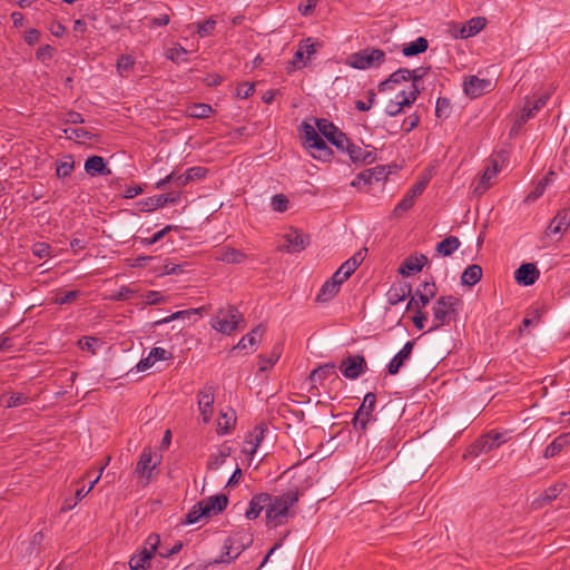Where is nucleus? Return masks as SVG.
Returning <instances> with one entry per match:
<instances>
[{"label":"nucleus","instance_id":"obj_1","mask_svg":"<svg viewBox=\"0 0 570 570\" xmlns=\"http://www.w3.org/2000/svg\"><path fill=\"white\" fill-rule=\"evenodd\" d=\"M299 500V490L297 487L288 489L279 495H271L267 504L266 525L277 528L287 522L291 515V508Z\"/></svg>","mask_w":570,"mask_h":570},{"label":"nucleus","instance_id":"obj_2","mask_svg":"<svg viewBox=\"0 0 570 570\" xmlns=\"http://www.w3.org/2000/svg\"><path fill=\"white\" fill-rule=\"evenodd\" d=\"M461 305V299L453 295L440 296L432 307V326L428 333L440 330L456 318V308Z\"/></svg>","mask_w":570,"mask_h":570},{"label":"nucleus","instance_id":"obj_3","mask_svg":"<svg viewBox=\"0 0 570 570\" xmlns=\"http://www.w3.org/2000/svg\"><path fill=\"white\" fill-rule=\"evenodd\" d=\"M242 324L245 318L234 305L219 308L210 320L212 327L224 335L233 334Z\"/></svg>","mask_w":570,"mask_h":570},{"label":"nucleus","instance_id":"obj_4","mask_svg":"<svg viewBox=\"0 0 570 570\" xmlns=\"http://www.w3.org/2000/svg\"><path fill=\"white\" fill-rule=\"evenodd\" d=\"M252 543H253V539L249 535L236 533L233 537H228L224 541L220 557L218 559H215L214 561H210L209 564L232 563Z\"/></svg>","mask_w":570,"mask_h":570},{"label":"nucleus","instance_id":"obj_5","mask_svg":"<svg viewBox=\"0 0 570 570\" xmlns=\"http://www.w3.org/2000/svg\"><path fill=\"white\" fill-rule=\"evenodd\" d=\"M159 547V534L150 533L142 547L134 553L128 562L130 570H146L150 567V561L156 556Z\"/></svg>","mask_w":570,"mask_h":570},{"label":"nucleus","instance_id":"obj_6","mask_svg":"<svg viewBox=\"0 0 570 570\" xmlns=\"http://www.w3.org/2000/svg\"><path fill=\"white\" fill-rule=\"evenodd\" d=\"M385 52L379 48L366 47L348 57V65L354 69L365 70L380 67L385 61Z\"/></svg>","mask_w":570,"mask_h":570},{"label":"nucleus","instance_id":"obj_7","mask_svg":"<svg viewBox=\"0 0 570 570\" xmlns=\"http://www.w3.org/2000/svg\"><path fill=\"white\" fill-rule=\"evenodd\" d=\"M303 137L305 146L311 155L320 160H327L332 156V150L320 132L309 124H303Z\"/></svg>","mask_w":570,"mask_h":570},{"label":"nucleus","instance_id":"obj_8","mask_svg":"<svg viewBox=\"0 0 570 570\" xmlns=\"http://www.w3.org/2000/svg\"><path fill=\"white\" fill-rule=\"evenodd\" d=\"M505 433H500L494 430L483 433L478 440H475L468 449L464 456H479L481 453H487L508 441Z\"/></svg>","mask_w":570,"mask_h":570},{"label":"nucleus","instance_id":"obj_9","mask_svg":"<svg viewBox=\"0 0 570 570\" xmlns=\"http://www.w3.org/2000/svg\"><path fill=\"white\" fill-rule=\"evenodd\" d=\"M317 131L325 137L338 150H344L347 144V136L338 129L332 121L321 118L316 119Z\"/></svg>","mask_w":570,"mask_h":570},{"label":"nucleus","instance_id":"obj_10","mask_svg":"<svg viewBox=\"0 0 570 570\" xmlns=\"http://www.w3.org/2000/svg\"><path fill=\"white\" fill-rule=\"evenodd\" d=\"M420 92L419 88L399 91L395 98L390 100L386 105L385 112L391 117L397 116L404 107L411 106L417 99Z\"/></svg>","mask_w":570,"mask_h":570},{"label":"nucleus","instance_id":"obj_11","mask_svg":"<svg viewBox=\"0 0 570 570\" xmlns=\"http://www.w3.org/2000/svg\"><path fill=\"white\" fill-rule=\"evenodd\" d=\"M376 395L373 392L365 394L363 402L358 410L353 414L352 424L353 428H365L372 420V412L375 407Z\"/></svg>","mask_w":570,"mask_h":570},{"label":"nucleus","instance_id":"obj_12","mask_svg":"<svg viewBox=\"0 0 570 570\" xmlns=\"http://www.w3.org/2000/svg\"><path fill=\"white\" fill-rule=\"evenodd\" d=\"M367 364L362 355H350L344 358L338 365L342 374L350 380H356L361 374L366 371Z\"/></svg>","mask_w":570,"mask_h":570},{"label":"nucleus","instance_id":"obj_13","mask_svg":"<svg viewBox=\"0 0 570 570\" xmlns=\"http://www.w3.org/2000/svg\"><path fill=\"white\" fill-rule=\"evenodd\" d=\"M153 462V450L150 446H145L140 453L139 460L137 462L135 472L137 475L145 478L147 481H149L153 476V471L157 469V466L161 462V454L159 458Z\"/></svg>","mask_w":570,"mask_h":570},{"label":"nucleus","instance_id":"obj_14","mask_svg":"<svg viewBox=\"0 0 570 570\" xmlns=\"http://www.w3.org/2000/svg\"><path fill=\"white\" fill-rule=\"evenodd\" d=\"M198 409L200 412L202 422L208 424L213 414V404L215 400V387L213 385H205L197 394Z\"/></svg>","mask_w":570,"mask_h":570},{"label":"nucleus","instance_id":"obj_15","mask_svg":"<svg viewBox=\"0 0 570 570\" xmlns=\"http://www.w3.org/2000/svg\"><path fill=\"white\" fill-rule=\"evenodd\" d=\"M550 96H551V91H547V92L540 95L534 101H531L529 98H527L524 107L522 108L520 116L515 120L514 126L520 128L529 119L533 118L535 116L537 111H539L547 104Z\"/></svg>","mask_w":570,"mask_h":570},{"label":"nucleus","instance_id":"obj_16","mask_svg":"<svg viewBox=\"0 0 570 570\" xmlns=\"http://www.w3.org/2000/svg\"><path fill=\"white\" fill-rule=\"evenodd\" d=\"M284 240L285 244L281 246V249L286 250L287 253H299L306 247L308 236L297 228H291L284 235Z\"/></svg>","mask_w":570,"mask_h":570},{"label":"nucleus","instance_id":"obj_17","mask_svg":"<svg viewBox=\"0 0 570 570\" xmlns=\"http://www.w3.org/2000/svg\"><path fill=\"white\" fill-rule=\"evenodd\" d=\"M180 200L179 191H170L168 194L163 195H154L151 197H147L141 202L142 208L141 210L151 212L157 208L164 207L167 204H177Z\"/></svg>","mask_w":570,"mask_h":570},{"label":"nucleus","instance_id":"obj_18","mask_svg":"<svg viewBox=\"0 0 570 570\" xmlns=\"http://www.w3.org/2000/svg\"><path fill=\"white\" fill-rule=\"evenodd\" d=\"M540 277V271L533 263H523L514 272V279L519 285L531 286Z\"/></svg>","mask_w":570,"mask_h":570},{"label":"nucleus","instance_id":"obj_19","mask_svg":"<svg viewBox=\"0 0 570 570\" xmlns=\"http://www.w3.org/2000/svg\"><path fill=\"white\" fill-rule=\"evenodd\" d=\"M428 262L429 259L424 254L410 255L400 265L399 273L404 277L419 273Z\"/></svg>","mask_w":570,"mask_h":570},{"label":"nucleus","instance_id":"obj_20","mask_svg":"<svg viewBox=\"0 0 570 570\" xmlns=\"http://www.w3.org/2000/svg\"><path fill=\"white\" fill-rule=\"evenodd\" d=\"M463 87L466 96L476 98L490 89L491 81L476 76H469L464 79Z\"/></svg>","mask_w":570,"mask_h":570},{"label":"nucleus","instance_id":"obj_21","mask_svg":"<svg viewBox=\"0 0 570 570\" xmlns=\"http://www.w3.org/2000/svg\"><path fill=\"white\" fill-rule=\"evenodd\" d=\"M268 501H271V494L269 493H258L253 495L248 503V508L245 511V517L248 520H255L259 517L263 510L267 511V504Z\"/></svg>","mask_w":570,"mask_h":570},{"label":"nucleus","instance_id":"obj_22","mask_svg":"<svg viewBox=\"0 0 570 570\" xmlns=\"http://www.w3.org/2000/svg\"><path fill=\"white\" fill-rule=\"evenodd\" d=\"M199 503L208 517L216 515L227 508L228 497L223 493L216 494L199 501Z\"/></svg>","mask_w":570,"mask_h":570},{"label":"nucleus","instance_id":"obj_23","mask_svg":"<svg viewBox=\"0 0 570 570\" xmlns=\"http://www.w3.org/2000/svg\"><path fill=\"white\" fill-rule=\"evenodd\" d=\"M414 347V342H406L403 347L394 355V357L387 364V373L390 375H395L399 373L400 368L404 365V363L410 358L411 353Z\"/></svg>","mask_w":570,"mask_h":570},{"label":"nucleus","instance_id":"obj_24","mask_svg":"<svg viewBox=\"0 0 570 570\" xmlns=\"http://www.w3.org/2000/svg\"><path fill=\"white\" fill-rule=\"evenodd\" d=\"M570 226V212L568 209H561L552 218L549 226L547 227V235L563 234Z\"/></svg>","mask_w":570,"mask_h":570},{"label":"nucleus","instance_id":"obj_25","mask_svg":"<svg viewBox=\"0 0 570 570\" xmlns=\"http://www.w3.org/2000/svg\"><path fill=\"white\" fill-rule=\"evenodd\" d=\"M487 26V19L483 17H475L466 21L459 29V33H455V38L468 39L475 36Z\"/></svg>","mask_w":570,"mask_h":570},{"label":"nucleus","instance_id":"obj_26","mask_svg":"<svg viewBox=\"0 0 570 570\" xmlns=\"http://www.w3.org/2000/svg\"><path fill=\"white\" fill-rule=\"evenodd\" d=\"M85 171L91 177L101 175L109 176L111 170L107 167L105 159L101 156H90L85 161Z\"/></svg>","mask_w":570,"mask_h":570},{"label":"nucleus","instance_id":"obj_27","mask_svg":"<svg viewBox=\"0 0 570 570\" xmlns=\"http://www.w3.org/2000/svg\"><path fill=\"white\" fill-rule=\"evenodd\" d=\"M412 293V286L410 283L402 282L397 285H392L387 291V303L390 305H396L403 302Z\"/></svg>","mask_w":570,"mask_h":570},{"label":"nucleus","instance_id":"obj_28","mask_svg":"<svg viewBox=\"0 0 570 570\" xmlns=\"http://www.w3.org/2000/svg\"><path fill=\"white\" fill-rule=\"evenodd\" d=\"M206 312H207V309L204 306L198 307V308H189V309L178 311L163 320L155 322V324L156 325L167 324L175 320L190 321L193 316H195L194 321H196L197 318H200L204 315V313H206Z\"/></svg>","mask_w":570,"mask_h":570},{"label":"nucleus","instance_id":"obj_29","mask_svg":"<svg viewBox=\"0 0 570 570\" xmlns=\"http://www.w3.org/2000/svg\"><path fill=\"white\" fill-rule=\"evenodd\" d=\"M217 254V259L227 264H242L247 259L244 252L229 246L222 247Z\"/></svg>","mask_w":570,"mask_h":570},{"label":"nucleus","instance_id":"obj_30","mask_svg":"<svg viewBox=\"0 0 570 570\" xmlns=\"http://www.w3.org/2000/svg\"><path fill=\"white\" fill-rule=\"evenodd\" d=\"M410 75V69L407 68L397 69L396 71L392 72L387 79L379 83V91H386L389 89H393L394 85L409 81Z\"/></svg>","mask_w":570,"mask_h":570},{"label":"nucleus","instance_id":"obj_31","mask_svg":"<svg viewBox=\"0 0 570 570\" xmlns=\"http://www.w3.org/2000/svg\"><path fill=\"white\" fill-rule=\"evenodd\" d=\"M265 333V327L263 324L257 325L254 327L249 333L244 335L235 348L245 350L247 346H257L261 342L263 335Z\"/></svg>","mask_w":570,"mask_h":570},{"label":"nucleus","instance_id":"obj_32","mask_svg":"<svg viewBox=\"0 0 570 570\" xmlns=\"http://www.w3.org/2000/svg\"><path fill=\"white\" fill-rule=\"evenodd\" d=\"M367 248H362L356 252L351 258L345 261L337 269L342 273V275L347 276V278L357 269V267L362 264L365 258Z\"/></svg>","mask_w":570,"mask_h":570},{"label":"nucleus","instance_id":"obj_33","mask_svg":"<svg viewBox=\"0 0 570 570\" xmlns=\"http://www.w3.org/2000/svg\"><path fill=\"white\" fill-rule=\"evenodd\" d=\"M435 295L436 285L434 281L423 282L414 293V296L420 301L421 307H425Z\"/></svg>","mask_w":570,"mask_h":570},{"label":"nucleus","instance_id":"obj_34","mask_svg":"<svg viewBox=\"0 0 570 570\" xmlns=\"http://www.w3.org/2000/svg\"><path fill=\"white\" fill-rule=\"evenodd\" d=\"M207 169L200 166L190 167L184 174H176V187L186 186L189 181L202 179L206 176Z\"/></svg>","mask_w":570,"mask_h":570},{"label":"nucleus","instance_id":"obj_35","mask_svg":"<svg viewBox=\"0 0 570 570\" xmlns=\"http://www.w3.org/2000/svg\"><path fill=\"white\" fill-rule=\"evenodd\" d=\"M570 446V432L557 436L544 450V458H553L564 448Z\"/></svg>","mask_w":570,"mask_h":570},{"label":"nucleus","instance_id":"obj_36","mask_svg":"<svg viewBox=\"0 0 570 570\" xmlns=\"http://www.w3.org/2000/svg\"><path fill=\"white\" fill-rule=\"evenodd\" d=\"M499 173V166L497 160H492L491 164L485 168L479 185L475 187V193L483 194L490 186L491 180L497 177Z\"/></svg>","mask_w":570,"mask_h":570},{"label":"nucleus","instance_id":"obj_37","mask_svg":"<svg viewBox=\"0 0 570 570\" xmlns=\"http://www.w3.org/2000/svg\"><path fill=\"white\" fill-rule=\"evenodd\" d=\"M335 368L336 365L332 362L320 365L311 372L308 380L311 381L312 384H315L317 382L322 383V381L327 379L328 376H336Z\"/></svg>","mask_w":570,"mask_h":570},{"label":"nucleus","instance_id":"obj_38","mask_svg":"<svg viewBox=\"0 0 570 570\" xmlns=\"http://www.w3.org/2000/svg\"><path fill=\"white\" fill-rule=\"evenodd\" d=\"M31 397L23 392H10L2 395L1 402L7 407H19L31 402Z\"/></svg>","mask_w":570,"mask_h":570},{"label":"nucleus","instance_id":"obj_39","mask_svg":"<svg viewBox=\"0 0 570 570\" xmlns=\"http://www.w3.org/2000/svg\"><path fill=\"white\" fill-rule=\"evenodd\" d=\"M482 278V267L478 264L468 266L461 276L462 285L472 287L478 284Z\"/></svg>","mask_w":570,"mask_h":570},{"label":"nucleus","instance_id":"obj_40","mask_svg":"<svg viewBox=\"0 0 570 570\" xmlns=\"http://www.w3.org/2000/svg\"><path fill=\"white\" fill-rule=\"evenodd\" d=\"M461 243L456 236H446L435 247V250L441 256H451L459 247Z\"/></svg>","mask_w":570,"mask_h":570},{"label":"nucleus","instance_id":"obj_41","mask_svg":"<svg viewBox=\"0 0 570 570\" xmlns=\"http://www.w3.org/2000/svg\"><path fill=\"white\" fill-rule=\"evenodd\" d=\"M265 431L266 430H259V433L255 434V435H253L252 432L247 433L245 441H244V446H243V452L246 455L253 456L256 453L257 448L259 446L261 442L264 439Z\"/></svg>","mask_w":570,"mask_h":570},{"label":"nucleus","instance_id":"obj_42","mask_svg":"<svg viewBox=\"0 0 570 570\" xmlns=\"http://www.w3.org/2000/svg\"><path fill=\"white\" fill-rule=\"evenodd\" d=\"M429 48V41L424 37H419L416 40L405 45L402 49V53L405 57H413L419 53H423Z\"/></svg>","mask_w":570,"mask_h":570},{"label":"nucleus","instance_id":"obj_43","mask_svg":"<svg viewBox=\"0 0 570 570\" xmlns=\"http://www.w3.org/2000/svg\"><path fill=\"white\" fill-rule=\"evenodd\" d=\"M340 292V287H337L336 282H332L331 279H327L321 287L317 296L316 302L318 303H325L331 301L337 293Z\"/></svg>","mask_w":570,"mask_h":570},{"label":"nucleus","instance_id":"obj_44","mask_svg":"<svg viewBox=\"0 0 570 570\" xmlns=\"http://www.w3.org/2000/svg\"><path fill=\"white\" fill-rule=\"evenodd\" d=\"M236 412L226 407L220 410L219 416L217 420V428H233L236 424Z\"/></svg>","mask_w":570,"mask_h":570},{"label":"nucleus","instance_id":"obj_45","mask_svg":"<svg viewBox=\"0 0 570 570\" xmlns=\"http://www.w3.org/2000/svg\"><path fill=\"white\" fill-rule=\"evenodd\" d=\"M281 356V348L275 346L269 356L259 355V371L265 372L274 366V364L278 361Z\"/></svg>","mask_w":570,"mask_h":570},{"label":"nucleus","instance_id":"obj_46","mask_svg":"<svg viewBox=\"0 0 570 570\" xmlns=\"http://www.w3.org/2000/svg\"><path fill=\"white\" fill-rule=\"evenodd\" d=\"M214 112V109L210 105L207 104H195L189 108V115L194 118L205 119L210 117Z\"/></svg>","mask_w":570,"mask_h":570},{"label":"nucleus","instance_id":"obj_47","mask_svg":"<svg viewBox=\"0 0 570 570\" xmlns=\"http://www.w3.org/2000/svg\"><path fill=\"white\" fill-rule=\"evenodd\" d=\"M414 204L415 199L406 193L393 209L392 215L394 217H400L403 213L410 210Z\"/></svg>","mask_w":570,"mask_h":570},{"label":"nucleus","instance_id":"obj_48","mask_svg":"<svg viewBox=\"0 0 570 570\" xmlns=\"http://www.w3.org/2000/svg\"><path fill=\"white\" fill-rule=\"evenodd\" d=\"M63 132L68 139H72L77 142L91 139V134L83 128H66Z\"/></svg>","mask_w":570,"mask_h":570},{"label":"nucleus","instance_id":"obj_49","mask_svg":"<svg viewBox=\"0 0 570 570\" xmlns=\"http://www.w3.org/2000/svg\"><path fill=\"white\" fill-rule=\"evenodd\" d=\"M75 168V161L72 157H67L66 160H61L57 163L56 174L59 178H66L71 175Z\"/></svg>","mask_w":570,"mask_h":570},{"label":"nucleus","instance_id":"obj_50","mask_svg":"<svg viewBox=\"0 0 570 570\" xmlns=\"http://www.w3.org/2000/svg\"><path fill=\"white\" fill-rule=\"evenodd\" d=\"M204 517H208V515L206 514V512L203 509L202 504L198 502L186 514L185 523L186 524L197 523Z\"/></svg>","mask_w":570,"mask_h":570},{"label":"nucleus","instance_id":"obj_51","mask_svg":"<svg viewBox=\"0 0 570 570\" xmlns=\"http://www.w3.org/2000/svg\"><path fill=\"white\" fill-rule=\"evenodd\" d=\"M186 55H187V50L180 45H176L175 47L169 48L166 51V58L171 60L175 63H180L183 61H186V59L184 58V56H186Z\"/></svg>","mask_w":570,"mask_h":570},{"label":"nucleus","instance_id":"obj_52","mask_svg":"<svg viewBox=\"0 0 570 570\" xmlns=\"http://www.w3.org/2000/svg\"><path fill=\"white\" fill-rule=\"evenodd\" d=\"M451 102L449 98L440 97L435 104V117L436 118H448L450 115Z\"/></svg>","mask_w":570,"mask_h":570},{"label":"nucleus","instance_id":"obj_53","mask_svg":"<svg viewBox=\"0 0 570 570\" xmlns=\"http://www.w3.org/2000/svg\"><path fill=\"white\" fill-rule=\"evenodd\" d=\"M431 67H419L416 69L410 70L409 80L412 81L409 90H413V88H419L417 83L421 81L425 75L430 71Z\"/></svg>","mask_w":570,"mask_h":570},{"label":"nucleus","instance_id":"obj_54","mask_svg":"<svg viewBox=\"0 0 570 570\" xmlns=\"http://www.w3.org/2000/svg\"><path fill=\"white\" fill-rule=\"evenodd\" d=\"M216 27V21L213 18H209L203 22L197 23L196 32L199 37H208L213 33Z\"/></svg>","mask_w":570,"mask_h":570},{"label":"nucleus","instance_id":"obj_55","mask_svg":"<svg viewBox=\"0 0 570 570\" xmlns=\"http://www.w3.org/2000/svg\"><path fill=\"white\" fill-rule=\"evenodd\" d=\"M566 487H567V484L564 482L554 483V484L550 485L544 491L543 500H546L548 502H552L553 500H556L559 497V494L566 489Z\"/></svg>","mask_w":570,"mask_h":570},{"label":"nucleus","instance_id":"obj_56","mask_svg":"<svg viewBox=\"0 0 570 570\" xmlns=\"http://www.w3.org/2000/svg\"><path fill=\"white\" fill-rule=\"evenodd\" d=\"M343 151H346L348 154L350 159L355 164L360 163V160L362 159L363 148L351 142V140L348 138H347V144H345V148Z\"/></svg>","mask_w":570,"mask_h":570},{"label":"nucleus","instance_id":"obj_57","mask_svg":"<svg viewBox=\"0 0 570 570\" xmlns=\"http://www.w3.org/2000/svg\"><path fill=\"white\" fill-rule=\"evenodd\" d=\"M377 168H370V169H366L362 173H360L355 178L354 180L352 181V186L356 187V186H360L361 183H364V184H373V176L375 175Z\"/></svg>","mask_w":570,"mask_h":570},{"label":"nucleus","instance_id":"obj_58","mask_svg":"<svg viewBox=\"0 0 570 570\" xmlns=\"http://www.w3.org/2000/svg\"><path fill=\"white\" fill-rule=\"evenodd\" d=\"M288 203L289 202L285 195L277 194L272 197L271 205H272L273 210L278 212V213H284L288 209Z\"/></svg>","mask_w":570,"mask_h":570},{"label":"nucleus","instance_id":"obj_59","mask_svg":"<svg viewBox=\"0 0 570 570\" xmlns=\"http://www.w3.org/2000/svg\"><path fill=\"white\" fill-rule=\"evenodd\" d=\"M255 86L253 82H242L236 88V97L239 99H246L254 94Z\"/></svg>","mask_w":570,"mask_h":570},{"label":"nucleus","instance_id":"obj_60","mask_svg":"<svg viewBox=\"0 0 570 570\" xmlns=\"http://www.w3.org/2000/svg\"><path fill=\"white\" fill-rule=\"evenodd\" d=\"M174 228H175L174 226L167 225L163 229L155 233L151 237L142 238L141 244L145 246L153 245V244L157 243L158 240H160L168 232H170Z\"/></svg>","mask_w":570,"mask_h":570},{"label":"nucleus","instance_id":"obj_61","mask_svg":"<svg viewBox=\"0 0 570 570\" xmlns=\"http://www.w3.org/2000/svg\"><path fill=\"white\" fill-rule=\"evenodd\" d=\"M51 247L49 244L39 242L32 246V254L38 258H45L50 255Z\"/></svg>","mask_w":570,"mask_h":570},{"label":"nucleus","instance_id":"obj_62","mask_svg":"<svg viewBox=\"0 0 570 570\" xmlns=\"http://www.w3.org/2000/svg\"><path fill=\"white\" fill-rule=\"evenodd\" d=\"M79 296V291H67L56 296L55 302L59 305L71 303Z\"/></svg>","mask_w":570,"mask_h":570},{"label":"nucleus","instance_id":"obj_63","mask_svg":"<svg viewBox=\"0 0 570 570\" xmlns=\"http://www.w3.org/2000/svg\"><path fill=\"white\" fill-rule=\"evenodd\" d=\"M298 48L307 58H311V56L316 52L315 43L312 41V38L302 40L298 45Z\"/></svg>","mask_w":570,"mask_h":570},{"label":"nucleus","instance_id":"obj_64","mask_svg":"<svg viewBox=\"0 0 570 570\" xmlns=\"http://www.w3.org/2000/svg\"><path fill=\"white\" fill-rule=\"evenodd\" d=\"M134 67V60L130 56H121L117 60V69L120 75H122L124 71H127Z\"/></svg>","mask_w":570,"mask_h":570}]
</instances>
